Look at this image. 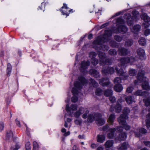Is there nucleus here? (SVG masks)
<instances>
[{"mask_svg":"<svg viewBox=\"0 0 150 150\" xmlns=\"http://www.w3.org/2000/svg\"><path fill=\"white\" fill-rule=\"evenodd\" d=\"M112 35V31L110 30H106L103 37H99L93 42V44L96 45L101 44L107 42L110 40V37Z\"/></svg>","mask_w":150,"mask_h":150,"instance_id":"nucleus-1","label":"nucleus"},{"mask_svg":"<svg viewBox=\"0 0 150 150\" xmlns=\"http://www.w3.org/2000/svg\"><path fill=\"white\" fill-rule=\"evenodd\" d=\"M79 81H76L74 83V86L77 89L79 90L82 88V85L85 84L87 83V81L82 76L79 77Z\"/></svg>","mask_w":150,"mask_h":150,"instance_id":"nucleus-2","label":"nucleus"},{"mask_svg":"<svg viewBox=\"0 0 150 150\" xmlns=\"http://www.w3.org/2000/svg\"><path fill=\"white\" fill-rule=\"evenodd\" d=\"M115 71L113 67H103L101 70V72L103 75L107 76L109 74H112Z\"/></svg>","mask_w":150,"mask_h":150,"instance_id":"nucleus-3","label":"nucleus"},{"mask_svg":"<svg viewBox=\"0 0 150 150\" xmlns=\"http://www.w3.org/2000/svg\"><path fill=\"white\" fill-rule=\"evenodd\" d=\"M116 70L117 74L121 76V78H122L123 80H125L127 79L128 76V75L126 72H124L123 69L121 68H119L117 67H115Z\"/></svg>","mask_w":150,"mask_h":150,"instance_id":"nucleus-4","label":"nucleus"},{"mask_svg":"<svg viewBox=\"0 0 150 150\" xmlns=\"http://www.w3.org/2000/svg\"><path fill=\"white\" fill-rule=\"evenodd\" d=\"M95 117H97L96 121V124L99 126H102L105 123L104 120L102 118L101 115L99 113H96Z\"/></svg>","mask_w":150,"mask_h":150,"instance_id":"nucleus-5","label":"nucleus"},{"mask_svg":"<svg viewBox=\"0 0 150 150\" xmlns=\"http://www.w3.org/2000/svg\"><path fill=\"white\" fill-rule=\"evenodd\" d=\"M142 83V87L143 89L147 91L150 90V86L149 85L148 79L146 78H144L142 81H140Z\"/></svg>","mask_w":150,"mask_h":150,"instance_id":"nucleus-6","label":"nucleus"},{"mask_svg":"<svg viewBox=\"0 0 150 150\" xmlns=\"http://www.w3.org/2000/svg\"><path fill=\"white\" fill-rule=\"evenodd\" d=\"M90 65V62L88 60L84 61L81 62V64L80 71L82 72H85Z\"/></svg>","mask_w":150,"mask_h":150,"instance_id":"nucleus-7","label":"nucleus"},{"mask_svg":"<svg viewBox=\"0 0 150 150\" xmlns=\"http://www.w3.org/2000/svg\"><path fill=\"white\" fill-rule=\"evenodd\" d=\"M99 83L103 86H108L110 82L107 78H103L99 80Z\"/></svg>","mask_w":150,"mask_h":150,"instance_id":"nucleus-8","label":"nucleus"},{"mask_svg":"<svg viewBox=\"0 0 150 150\" xmlns=\"http://www.w3.org/2000/svg\"><path fill=\"white\" fill-rule=\"evenodd\" d=\"M118 52L119 54L122 56H125L129 53L128 50L124 47L119 48Z\"/></svg>","mask_w":150,"mask_h":150,"instance_id":"nucleus-9","label":"nucleus"},{"mask_svg":"<svg viewBox=\"0 0 150 150\" xmlns=\"http://www.w3.org/2000/svg\"><path fill=\"white\" fill-rule=\"evenodd\" d=\"M128 118L127 116L122 114L118 119V121L120 125H124L126 123V120Z\"/></svg>","mask_w":150,"mask_h":150,"instance_id":"nucleus-10","label":"nucleus"},{"mask_svg":"<svg viewBox=\"0 0 150 150\" xmlns=\"http://www.w3.org/2000/svg\"><path fill=\"white\" fill-rule=\"evenodd\" d=\"M72 92L74 94V96L71 98V101L72 102L75 103L78 100L77 97L75 96V95H77L78 94V91L75 88H73Z\"/></svg>","mask_w":150,"mask_h":150,"instance_id":"nucleus-11","label":"nucleus"},{"mask_svg":"<svg viewBox=\"0 0 150 150\" xmlns=\"http://www.w3.org/2000/svg\"><path fill=\"white\" fill-rule=\"evenodd\" d=\"M145 72L144 70H140L138 71L137 78L138 80L140 81H142L144 78H146L144 76Z\"/></svg>","mask_w":150,"mask_h":150,"instance_id":"nucleus-12","label":"nucleus"},{"mask_svg":"<svg viewBox=\"0 0 150 150\" xmlns=\"http://www.w3.org/2000/svg\"><path fill=\"white\" fill-rule=\"evenodd\" d=\"M98 56L99 58L100 64V65H102L103 62L105 59L106 55L104 53L102 52H99L98 54Z\"/></svg>","mask_w":150,"mask_h":150,"instance_id":"nucleus-13","label":"nucleus"},{"mask_svg":"<svg viewBox=\"0 0 150 150\" xmlns=\"http://www.w3.org/2000/svg\"><path fill=\"white\" fill-rule=\"evenodd\" d=\"M77 106L76 104H72L70 107H69L68 104H67L66 106V110L67 111H70L71 110H75L77 109Z\"/></svg>","mask_w":150,"mask_h":150,"instance_id":"nucleus-14","label":"nucleus"},{"mask_svg":"<svg viewBox=\"0 0 150 150\" xmlns=\"http://www.w3.org/2000/svg\"><path fill=\"white\" fill-rule=\"evenodd\" d=\"M117 30L119 32L123 34L125 33L127 31L128 28L125 25H121L118 27Z\"/></svg>","mask_w":150,"mask_h":150,"instance_id":"nucleus-15","label":"nucleus"},{"mask_svg":"<svg viewBox=\"0 0 150 150\" xmlns=\"http://www.w3.org/2000/svg\"><path fill=\"white\" fill-rule=\"evenodd\" d=\"M126 134L125 132H122L119 134V136L117 138L120 141H124L127 138Z\"/></svg>","mask_w":150,"mask_h":150,"instance_id":"nucleus-16","label":"nucleus"},{"mask_svg":"<svg viewBox=\"0 0 150 150\" xmlns=\"http://www.w3.org/2000/svg\"><path fill=\"white\" fill-rule=\"evenodd\" d=\"M89 73L92 75H93V76L97 79L99 78L100 77L99 73L96 70L94 69H92L90 70Z\"/></svg>","mask_w":150,"mask_h":150,"instance_id":"nucleus-17","label":"nucleus"},{"mask_svg":"<svg viewBox=\"0 0 150 150\" xmlns=\"http://www.w3.org/2000/svg\"><path fill=\"white\" fill-rule=\"evenodd\" d=\"M109 131L110 132L108 134V137L109 138L111 139L113 137L116 135V134L115 133V132L116 131V129H109Z\"/></svg>","mask_w":150,"mask_h":150,"instance_id":"nucleus-18","label":"nucleus"},{"mask_svg":"<svg viewBox=\"0 0 150 150\" xmlns=\"http://www.w3.org/2000/svg\"><path fill=\"white\" fill-rule=\"evenodd\" d=\"M141 17L145 22H149L150 21V17L148 16L147 14L145 13H142Z\"/></svg>","mask_w":150,"mask_h":150,"instance_id":"nucleus-19","label":"nucleus"},{"mask_svg":"<svg viewBox=\"0 0 150 150\" xmlns=\"http://www.w3.org/2000/svg\"><path fill=\"white\" fill-rule=\"evenodd\" d=\"M148 92L146 91H142L141 90H138L134 93V95L136 96H144Z\"/></svg>","mask_w":150,"mask_h":150,"instance_id":"nucleus-20","label":"nucleus"},{"mask_svg":"<svg viewBox=\"0 0 150 150\" xmlns=\"http://www.w3.org/2000/svg\"><path fill=\"white\" fill-rule=\"evenodd\" d=\"M141 28V26L140 25H136L133 27L132 29H131V30L132 32L136 33L140 31Z\"/></svg>","mask_w":150,"mask_h":150,"instance_id":"nucleus-21","label":"nucleus"},{"mask_svg":"<svg viewBox=\"0 0 150 150\" xmlns=\"http://www.w3.org/2000/svg\"><path fill=\"white\" fill-rule=\"evenodd\" d=\"M114 90L117 92H120L123 89V87L121 84H115L114 87Z\"/></svg>","mask_w":150,"mask_h":150,"instance_id":"nucleus-22","label":"nucleus"},{"mask_svg":"<svg viewBox=\"0 0 150 150\" xmlns=\"http://www.w3.org/2000/svg\"><path fill=\"white\" fill-rule=\"evenodd\" d=\"M129 147V145L128 143L124 142L123 143L121 146L120 147L118 150H126Z\"/></svg>","mask_w":150,"mask_h":150,"instance_id":"nucleus-23","label":"nucleus"},{"mask_svg":"<svg viewBox=\"0 0 150 150\" xmlns=\"http://www.w3.org/2000/svg\"><path fill=\"white\" fill-rule=\"evenodd\" d=\"M105 137L104 135H98L97 141L98 142L103 143L105 140Z\"/></svg>","mask_w":150,"mask_h":150,"instance_id":"nucleus-24","label":"nucleus"},{"mask_svg":"<svg viewBox=\"0 0 150 150\" xmlns=\"http://www.w3.org/2000/svg\"><path fill=\"white\" fill-rule=\"evenodd\" d=\"M84 109L82 108H80L79 110L76 112L74 114V116L76 118H78L81 114L83 112Z\"/></svg>","mask_w":150,"mask_h":150,"instance_id":"nucleus-25","label":"nucleus"},{"mask_svg":"<svg viewBox=\"0 0 150 150\" xmlns=\"http://www.w3.org/2000/svg\"><path fill=\"white\" fill-rule=\"evenodd\" d=\"M113 92L112 90L108 89L105 90L104 91V95L106 97H110L112 96Z\"/></svg>","mask_w":150,"mask_h":150,"instance_id":"nucleus-26","label":"nucleus"},{"mask_svg":"<svg viewBox=\"0 0 150 150\" xmlns=\"http://www.w3.org/2000/svg\"><path fill=\"white\" fill-rule=\"evenodd\" d=\"M125 100L128 104H130L133 101L134 98L132 96H128L125 97Z\"/></svg>","mask_w":150,"mask_h":150,"instance_id":"nucleus-27","label":"nucleus"},{"mask_svg":"<svg viewBox=\"0 0 150 150\" xmlns=\"http://www.w3.org/2000/svg\"><path fill=\"white\" fill-rule=\"evenodd\" d=\"M62 13L63 15H66L67 16L69 15V13L67 12L66 11L68 9V8L67 7V5L64 4V6L62 7Z\"/></svg>","mask_w":150,"mask_h":150,"instance_id":"nucleus-28","label":"nucleus"},{"mask_svg":"<svg viewBox=\"0 0 150 150\" xmlns=\"http://www.w3.org/2000/svg\"><path fill=\"white\" fill-rule=\"evenodd\" d=\"M138 55L140 57H143L145 55L144 50L141 48L137 49V51Z\"/></svg>","mask_w":150,"mask_h":150,"instance_id":"nucleus-29","label":"nucleus"},{"mask_svg":"<svg viewBox=\"0 0 150 150\" xmlns=\"http://www.w3.org/2000/svg\"><path fill=\"white\" fill-rule=\"evenodd\" d=\"M115 118V115L112 114H111L108 118V122L112 124L114 122V120Z\"/></svg>","mask_w":150,"mask_h":150,"instance_id":"nucleus-30","label":"nucleus"},{"mask_svg":"<svg viewBox=\"0 0 150 150\" xmlns=\"http://www.w3.org/2000/svg\"><path fill=\"white\" fill-rule=\"evenodd\" d=\"M113 144V141L112 140H108L105 143V147L109 148L112 146Z\"/></svg>","mask_w":150,"mask_h":150,"instance_id":"nucleus-31","label":"nucleus"},{"mask_svg":"<svg viewBox=\"0 0 150 150\" xmlns=\"http://www.w3.org/2000/svg\"><path fill=\"white\" fill-rule=\"evenodd\" d=\"M96 114L93 115V114H90L88 115V121L89 122H92L94 120H96L97 117H95V115Z\"/></svg>","mask_w":150,"mask_h":150,"instance_id":"nucleus-32","label":"nucleus"},{"mask_svg":"<svg viewBox=\"0 0 150 150\" xmlns=\"http://www.w3.org/2000/svg\"><path fill=\"white\" fill-rule=\"evenodd\" d=\"M123 79L122 78L118 77H116L114 80L113 82L115 84H121V80Z\"/></svg>","mask_w":150,"mask_h":150,"instance_id":"nucleus-33","label":"nucleus"},{"mask_svg":"<svg viewBox=\"0 0 150 150\" xmlns=\"http://www.w3.org/2000/svg\"><path fill=\"white\" fill-rule=\"evenodd\" d=\"M133 43L132 40H128L125 42V45L126 47H128L132 45Z\"/></svg>","mask_w":150,"mask_h":150,"instance_id":"nucleus-34","label":"nucleus"},{"mask_svg":"<svg viewBox=\"0 0 150 150\" xmlns=\"http://www.w3.org/2000/svg\"><path fill=\"white\" fill-rule=\"evenodd\" d=\"M139 42L140 45L142 46L144 45L146 43L145 39L144 38H141L139 40Z\"/></svg>","mask_w":150,"mask_h":150,"instance_id":"nucleus-35","label":"nucleus"},{"mask_svg":"<svg viewBox=\"0 0 150 150\" xmlns=\"http://www.w3.org/2000/svg\"><path fill=\"white\" fill-rule=\"evenodd\" d=\"M13 136L12 132L11 131H8L7 133L6 139V140H9L11 138H12Z\"/></svg>","mask_w":150,"mask_h":150,"instance_id":"nucleus-36","label":"nucleus"},{"mask_svg":"<svg viewBox=\"0 0 150 150\" xmlns=\"http://www.w3.org/2000/svg\"><path fill=\"white\" fill-rule=\"evenodd\" d=\"M112 63V62L111 59H105L104 61L103 62L102 65H103L107 64L108 65H111Z\"/></svg>","mask_w":150,"mask_h":150,"instance_id":"nucleus-37","label":"nucleus"},{"mask_svg":"<svg viewBox=\"0 0 150 150\" xmlns=\"http://www.w3.org/2000/svg\"><path fill=\"white\" fill-rule=\"evenodd\" d=\"M130 110L129 108H125L123 110V114L122 115L127 116V115L130 113Z\"/></svg>","mask_w":150,"mask_h":150,"instance_id":"nucleus-38","label":"nucleus"},{"mask_svg":"<svg viewBox=\"0 0 150 150\" xmlns=\"http://www.w3.org/2000/svg\"><path fill=\"white\" fill-rule=\"evenodd\" d=\"M90 83L92 84L93 87H96L98 86V83L94 80L92 79H89Z\"/></svg>","mask_w":150,"mask_h":150,"instance_id":"nucleus-39","label":"nucleus"},{"mask_svg":"<svg viewBox=\"0 0 150 150\" xmlns=\"http://www.w3.org/2000/svg\"><path fill=\"white\" fill-rule=\"evenodd\" d=\"M91 62L92 64L94 66H96L98 63V60L95 58H91Z\"/></svg>","mask_w":150,"mask_h":150,"instance_id":"nucleus-40","label":"nucleus"},{"mask_svg":"<svg viewBox=\"0 0 150 150\" xmlns=\"http://www.w3.org/2000/svg\"><path fill=\"white\" fill-rule=\"evenodd\" d=\"M132 13L133 15V16L132 19H136L139 15L138 12L137 11H133Z\"/></svg>","mask_w":150,"mask_h":150,"instance_id":"nucleus-41","label":"nucleus"},{"mask_svg":"<svg viewBox=\"0 0 150 150\" xmlns=\"http://www.w3.org/2000/svg\"><path fill=\"white\" fill-rule=\"evenodd\" d=\"M103 93L102 90L99 88H96L95 91V93L96 95L98 96H101Z\"/></svg>","mask_w":150,"mask_h":150,"instance_id":"nucleus-42","label":"nucleus"},{"mask_svg":"<svg viewBox=\"0 0 150 150\" xmlns=\"http://www.w3.org/2000/svg\"><path fill=\"white\" fill-rule=\"evenodd\" d=\"M108 53L109 54L114 56L116 55L117 54V52L116 50L114 49H111L108 51Z\"/></svg>","mask_w":150,"mask_h":150,"instance_id":"nucleus-43","label":"nucleus"},{"mask_svg":"<svg viewBox=\"0 0 150 150\" xmlns=\"http://www.w3.org/2000/svg\"><path fill=\"white\" fill-rule=\"evenodd\" d=\"M122 107L121 105L117 104L115 107L116 112H120L122 110Z\"/></svg>","mask_w":150,"mask_h":150,"instance_id":"nucleus-44","label":"nucleus"},{"mask_svg":"<svg viewBox=\"0 0 150 150\" xmlns=\"http://www.w3.org/2000/svg\"><path fill=\"white\" fill-rule=\"evenodd\" d=\"M126 59L127 60V62H128V63L130 62L131 64L135 60L134 58L132 57L130 58L127 57Z\"/></svg>","mask_w":150,"mask_h":150,"instance_id":"nucleus-45","label":"nucleus"},{"mask_svg":"<svg viewBox=\"0 0 150 150\" xmlns=\"http://www.w3.org/2000/svg\"><path fill=\"white\" fill-rule=\"evenodd\" d=\"M143 101L145 103L146 106H150V98H148L146 99H144Z\"/></svg>","mask_w":150,"mask_h":150,"instance_id":"nucleus-46","label":"nucleus"},{"mask_svg":"<svg viewBox=\"0 0 150 150\" xmlns=\"http://www.w3.org/2000/svg\"><path fill=\"white\" fill-rule=\"evenodd\" d=\"M137 71L134 69H131L129 71V74L131 76H134L136 74Z\"/></svg>","mask_w":150,"mask_h":150,"instance_id":"nucleus-47","label":"nucleus"},{"mask_svg":"<svg viewBox=\"0 0 150 150\" xmlns=\"http://www.w3.org/2000/svg\"><path fill=\"white\" fill-rule=\"evenodd\" d=\"M33 150H38V145L37 143L36 142H34L33 143Z\"/></svg>","mask_w":150,"mask_h":150,"instance_id":"nucleus-48","label":"nucleus"},{"mask_svg":"<svg viewBox=\"0 0 150 150\" xmlns=\"http://www.w3.org/2000/svg\"><path fill=\"white\" fill-rule=\"evenodd\" d=\"M117 22L119 24H123L125 23L124 20L121 18H117Z\"/></svg>","mask_w":150,"mask_h":150,"instance_id":"nucleus-49","label":"nucleus"},{"mask_svg":"<svg viewBox=\"0 0 150 150\" xmlns=\"http://www.w3.org/2000/svg\"><path fill=\"white\" fill-rule=\"evenodd\" d=\"M89 57L91 58H95L96 56V54L94 52H90L89 54Z\"/></svg>","mask_w":150,"mask_h":150,"instance_id":"nucleus-50","label":"nucleus"},{"mask_svg":"<svg viewBox=\"0 0 150 150\" xmlns=\"http://www.w3.org/2000/svg\"><path fill=\"white\" fill-rule=\"evenodd\" d=\"M122 125L123 126V128L126 130H128L130 129V127L126 123Z\"/></svg>","mask_w":150,"mask_h":150,"instance_id":"nucleus-51","label":"nucleus"},{"mask_svg":"<svg viewBox=\"0 0 150 150\" xmlns=\"http://www.w3.org/2000/svg\"><path fill=\"white\" fill-rule=\"evenodd\" d=\"M114 39L117 42H120L122 40V38L120 36L118 35H115L114 37Z\"/></svg>","mask_w":150,"mask_h":150,"instance_id":"nucleus-52","label":"nucleus"},{"mask_svg":"<svg viewBox=\"0 0 150 150\" xmlns=\"http://www.w3.org/2000/svg\"><path fill=\"white\" fill-rule=\"evenodd\" d=\"M126 58L124 57L121 59L120 61L122 65H124L125 64L128 63V62H127V60L126 59Z\"/></svg>","mask_w":150,"mask_h":150,"instance_id":"nucleus-53","label":"nucleus"},{"mask_svg":"<svg viewBox=\"0 0 150 150\" xmlns=\"http://www.w3.org/2000/svg\"><path fill=\"white\" fill-rule=\"evenodd\" d=\"M124 18L127 21L129 20V19L131 17V15L129 13L125 14L124 15Z\"/></svg>","mask_w":150,"mask_h":150,"instance_id":"nucleus-54","label":"nucleus"},{"mask_svg":"<svg viewBox=\"0 0 150 150\" xmlns=\"http://www.w3.org/2000/svg\"><path fill=\"white\" fill-rule=\"evenodd\" d=\"M110 45L113 47H116L117 46V43L116 42L112 40L110 42Z\"/></svg>","mask_w":150,"mask_h":150,"instance_id":"nucleus-55","label":"nucleus"},{"mask_svg":"<svg viewBox=\"0 0 150 150\" xmlns=\"http://www.w3.org/2000/svg\"><path fill=\"white\" fill-rule=\"evenodd\" d=\"M11 66L9 63H8L7 65V70L8 71L7 74L8 75L10 74L11 71Z\"/></svg>","mask_w":150,"mask_h":150,"instance_id":"nucleus-56","label":"nucleus"},{"mask_svg":"<svg viewBox=\"0 0 150 150\" xmlns=\"http://www.w3.org/2000/svg\"><path fill=\"white\" fill-rule=\"evenodd\" d=\"M101 50L103 51H107L109 49V47L108 45H103L101 47Z\"/></svg>","mask_w":150,"mask_h":150,"instance_id":"nucleus-57","label":"nucleus"},{"mask_svg":"<svg viewBox=\"0 0 150 150\" xmlns=\"http://www.w3.org/2000/svg\"><path fill=\"white\" fill-rule=\"evenodd\" d=\"M116 131H117L118 132H121L123 131V129L122 127L120 126H117L116 127Z\"/></svg>","mask_w":150,"mask_h":150,"instance_id":"nucleus-58","label":"nucleus"},{"mask_svg":"<svg viewBox=\"0 0 150 150\" xmlns=\"http://www.w3.org/2000/svg\"><path fill=\"white\" fill-rule=\"evenodd\" d=\"M82 122V120L81 119H76L75 121V124L77 125H81Z\"/></svg>","mask_w":150,"mask_h":150,"instance_id":"nucleus-59","label":"nucleus"},{"mask_svg":"<svg viewBox=\"0 0 150 150\" xmlns=\"http://www.w3.org/2000/svg\"><path fill=\"white\" fill-rule=\"evenodd\" d=\"M133 19H132V18L131 20L127 21V24L129 26H131L133 25Z\"/></svg>","mask_w":150,"mask_h":150,"instance_id":"nucleus-60","label":"nucleus"},{"mask_svg":"<svg viewBox=\"0 0 150 150\" xmlns=\"http://www.w3.org/2000/svg\"><path fill=\"white\" fill-rule=\"evenodd\" d=\"M146 124L147 129H149L150 131V120H147L146 121Z\"/></svg>","mask_w":150,"mask_h":150,"instance_id":"nucleus-61","label":"nucleus"},{"mask_svg":"<svg viewBox=\"0 0 150 150\" xmlns=\"http://www.w3.org/2000/svg\"><path fill=\"white\" fill-rule=\"evenodd\" d=\"M139 132L142 134H145L146 133V130L143 128H141L139 129Z\"/></svg>","mask_w":150,"mask_h":150,"instance_id":"nucleus-62","label":"nucleus"},{"mask_svg":"<svg viewBox=\"0 0 150 150\" xmlns=\"http://www.w3.org/2000/svg\"><path fill=\"white\" fill-rule=\"evenodd\" d=\"M26 150H31L30 145L29 142L25 144Z\"/></svg>","mask_w":150,"mask_h":150,"instance_id":"nucleus-63","label":"nucleus"},{"mask_svg":"<svg viewBox=\"0 0 150 150\" xmlns=\"http://www.w3.org/2000/svg\"><path fill=\"white\" fill-rule=\"evenodd\" d=\"M133 90V88L132 87H128L126 90V92L128 93H131Z\"/></svg>","mask_w":150,"mask_h":150,"instance_id":"nucleus-64","label":"nucleus"}]
</instances>
